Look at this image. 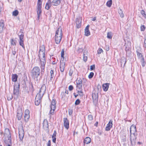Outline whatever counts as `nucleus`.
<instances>
[{
    "label": "nucleus",
    "instance_id": "f257e3e1",
    "mask_svg": "<svg viewBox=\"0 0 146 146\" xmlns=\"http://www.w3.org/2000/svg\"><path fill=\"white\" fill-rule=\"evenodd\" d=\"M62 29L61 27H59L57 29L55 35V40L56 44H60L62 38Z\"/></svg>",
    "mask_w": 146,
    "mask_h": 146
},
{
    "label": "nucleus",
    "instance_id": "f03ea898",
    "mask_svg": "<svg viewBox=\"0 0 146 146\" xmlns=\"http://www.w3.org/2000/svg\"><path fill=\"white\" fill-rule=\"evenodd\" d=\"M40 74V70L38 66L34 67L31 72V76L33 78H37Z\"/></svg>",
    "mask_w": 146,
    "mask_h": 146
},
{
    "label": "nucleus",
    "instance_id": "7ed1b4c3",
    "mask_svg": "<svg viewBox=\"0 0 146 146\" xmlns=\"http://www.w3.org/2000/svg\"><path fill=\"white\" fill-rule=\"evenodd\" d=\"M19 44L20 46L25 49V47L24 45V34L22 30L21 29L20 30L19 33Z\"/></svg>",
    "mask_w": 146,
    "mask_h": 146
},
{
    "label": "nucleus",
    "instance_id": "20e7f679",
    "mask_svg": "<svg viewBox=\"0 0 146 146\" xmlns=\"http://www.w3.org/2000/svg\"><path fill=\"white\" fill-rule=\"evenodd\" d=\"M19 137L20 139L19 141H22L23 139L24 135V131L23 129V127L22 125H21L19 128Z\"/></svg>",
    "mask_w": 146,
    "mask_h": 146
},
{
    "label": "nucleus",
    "instance_id": "39448f33",
    "mask_svg": "<svg viewBox=\"0 0 146 146\" xmlns=\"http://www.w3.org/2000/svg\"><path fill=\"white\" fill-rule=\"evenodd\" d=\"M45 48L44 45H43L40 46L39 50V54L38 56L39 58H40V55L41 54V52H42V55L43 56V57H44L45 55Z\"/></svg>",
    "mask_w": 146,
    "mask_h": 146
},
{
    "label": "nucleus",
    "instance_id": "423d86ee",
    "mask_svg": "<svg viewBox=\"0 0 146 146\" xmlns=\"http://www.w3.org/2000/svg\"><path fill=\"white\" fill-rule=\"evenodd\" d=\"M5 134L7 135L8 140H9V143H11V135L10 130L8 128H6L5 130Z\"/></svg>",
    "mask_w": 146,
    "mask_h": 146
},
{
    "label": "nucleus",
    "instance_id": "0eeeda50",
    "mask_svg": "<svg viewBox=\"0 0 146 146\" xmlns=\"http://www.w3.org/2000/svg\"><path fill=\"white\" fill-rule=\"evenodd\" d=\"M20 89V84L19 83L18 86H14L13 90V94L16 95L17 97L19 95Z\"/></svg>",
    "mask_w": 146,
    "mask_h": 146
},
{
    "label": "nucleus",
    "instance_id": "6e6552de",
    "mask_svg": "<svg viewBox=\"0 0 146 146\" xmlns=\"http://www.w3.org/2000/svg\"><path fill=\"white\" fill-rule=\"evenodd\" d=\"M76 28L78 29L81 26L82 19H81V18L80 17H78L76 18Z\"/></svg>",
    "mask_w": 146,
    "mask_h": 146
},
{
    "label": "nucleus",
    "instance_id": "1a4fd4ad",
    "mask_svg": "<svg viewBox=\"0 0 146 146\" xmlns=\"http://www.w3.org/2000/svg\"><path fill=\"white\" fill-rule=\"evenodd\" d=\"M113 125L112 121L110 120L107 124L106 127L105 128V130L106 131H109L110 130L111 128L112 127Z\"/></svg>",
    "mask_w": 146,
    "mask_h": 146
},
{
    "label": "nucleus",
    "instance_id": "9d476101",
    "mask_svg": "<svg viewBox=\"0 0 146 146\" xmlns=\"http://www.w3.org/2000/svg\"><path fill=\"white\" fill-rule=\"evenodd\" d=\"M136 127L134 125H132L130 128V135L131 134H133V135L135 134L136 132Z\"/></svg>",
    "mask_w": 146,
    "mask_h": 146
},
{
    "label": "nucleus",
    "instance_id": "9b49d317",
    "mask_svg": "<svg viewBox=\"0 0 146 146\" xmlns=\"http://www.w3.org/2000/svg\"><path fill=\"white\" fill-rule=\"evenodd\" d=\"M43 127L44 129L46 130L48 129V122L47 119H45L44 120L43 123Z\"/></svg>",
    "mask_w": 146,
    "mask_h": 146
},
{
    "label": "nucleus",
    "instance_id": "f8f14e48",
    "mask_svg": "<svg viewBox=\"0 0 146 146\" xmlns=\"http://www.w3.org/2000/svg\"><path fill=\"white\" fill-rule=\"evenodd\" d=\"M65 62L62 60V61H60V70L61 72H63L65 68Z\"/></svg>",
    "mask_w": 146,
    "mask_h": 146
},
{
    "label": "nucleus",
    "instance_id": "ddd939ff",
    "mask_svg": "<svg viewBox=\"0 0 146 146\" xmlns=\"http://www.w3.org/2000/svg\"><path fill=\"white\" fill-rule=\"evenodd\" d=\"M64 125L65 127L68 129L69 127V123L67 118H64Z\"/></svg>",
    "mask_w": 146,
    "mask_h": 146
},
{
    "label": "nucleus",
    "instance_id": "4468645a",
    "mask_svg": "<svg viewBox=\"0 0 146 146\" xmlns=\"http://www.w3.org/2000/svg\"><path fill=\"white\" fill-rule=\"evenodd\" d=\"M5 29L4 21L3 20L0 21V33H1Z\"/></svg>",
    "mask_w": 146,
    "mask_h": 146
},
{
    "label": "nucleus",
    "instance_id": "2eb2a0df",
    "mask_svg": "<svg viewBox=\"0 0 146 146\" xmlns=\"http://www.w3.org/2000/svg\"><path fill=\"white\" fill-rule=\"evenodd\" d=\"M133 135L134 136L133 137L131 136V135H130V141L132 144H135L136 143V140L137 138L136 135L135 134V135Z\"/></svg>",
    "mask_w": 146,
    "mask_h": 146
},
{
    "label": "nucleus",
    "instance_id": "dca6fc26",
    "mask_svg": "<svg viewBox=\"0 0 146 146\" xmlns=\"http://www.w3.org/2000/svg\"><path fill=\"white\" fill-rule=\"evenodd\" d=\"M98 93L93 92L92 93V98L94 101H98Z\"/></svg>",
    "mask_w": 146,
    "mask_h": 146
},
{
    "label": "nucleus",
    "instance_id": "f3484780",
    "mask_svg": "<svg viewBox=\"0 0 146 146\" xmlns=\"http://www.w3.org/2000/svg\"><path fill=\"white\" fill-rule=\"evenodd\" d=\"M130 44V42H127V44H126V43H125V50L126 52V54H130L131 52V50L130 48L129 47L127 46H128V44Z\"/></svg>",
    "mask_w": 146,
    "mask_h": 146
},
{
    "label": "nucleus",
    "instance_id": "a211bd4d",
    "mask_svg": "<svg viewBox=\"0 0 146 146\" xmlns=\"http://www.w3.org/2000/svg\"><path fill=\"white\" fill-rule=\"evenodd\" d=\"M61 0H53L52 1V5L54 6H57L61 3Z\"/></svg>",
    "mask_w": 146,
    "mask_h": 146
},
{
    "label": "nucleus",
    "instance_id": "6ab92c4d",
    "mask_svg": "<svg viewBox=\"0 0 146 146\" xmlns=\"http://www.w3.org/2000/svg\"><path fill=\"white\" fill-rule=\"evenodd\" d=\"M22 112L21 110H18L17 112V118L18 120H20L22 118Z\"/></svg>",
    "mask_w": 146,
    "mask_h": 146
},
{
    "label": "nucleus",
    "instance_id": "aec40b11",
    "mask_svg": "<svg viewBox=\"0 0 146 146\" xmlns=\"http://www.w3.org/2000/svg\"><path fill=\"white\" fill-rule=\"evenodd\" d=\"M109 85L110 84L108 83L103 84L102 88L104 91H106L108 90Z\"/></svg>",
    "mask_w": 146,
    "mask_h": 146
},
{
    "label": "nucleus",
    "instance_id": "412c9836",
    "mask_svg": "<svg viewBox=\"0 0 146 146\" xmlns=\"http://www.w3.org/2000/svg\"><path fill=\"white\" fill-rule=\"evenodd\" d=\"M46 63L40 62V68L41 69V74H42V72H44Z\"/></svg>",
    "mask_w": 146,
    "mask_h": 146
},
{
    "label": "nucleus",
    "instance_id": "4be33fe9",
    "mask_svg": "<svg viewBox=\"0 0 146 146\" xmlns=\"http://www.w3.org/2000/svg\"><path fill=\"white\" fill-rule=\"evenodd\" d=\"M126 59L124 57H122L121 58L120 63H121V66H122L123 64V66L124 67L126 63Z\"/></svg>",
    "mask_w": 146,
    "mask_h": 146
},
{
    "label": "nucleus",
    "instance_id": "5701e85b",
    "mask_svg": "<svg viewBox=\"0 0 146 146\" xmlns=\"http://www.w3.org/2000/svg\"><path fill=\"white\" fill-rule=\"evenodd\" d=\"M46 86L45 84H43L41 86L39 91L40 92H41L43 94H44L46 90Z\"/></svg>",
    "mask_w": 146,
    "mask_h": 146
},
{
    "label": "nucleus",
    "instance_id": "b1692460",
    "mask_svg": "<svg viewBox=\"0 0 146 146\" xmlns=\"http://www.w3.org/2000/svg\"><path fill=\"white\" fill-rule=\"evenodd\" d=\"M50 108H52V109H53V110L56 108V100H55L53 99L52 100Z\"/></svg>",
    "mask_w": 146,
    "mask_h": 146
},
{
    "label": "nucleus",
    "instance_id": "393cba45",
    "mask_svg": "<svg viewBox=\"0 0 146 146\" xmlns=\"http://www.w3.org/2000/svg\"><path fill=\"white\" fill-rule=\"evenodd\" d=\"M18 76L16 74H13L12 76V81L13 82H16L17 81Z\"/></svg>",
    "mask_w": 146,
    "mask_h": 146
},
{
    "label": "nucleus",
    "instance_id": "a878e982",
    "mask_svg": "<svg viewBox=\"0 0 146 146\" xmlns=\"http://www.w3.org/2000/svg\"><path fill=\"white\" fill-rule=\"evenodd\" d=\"M91 139L88 137H86L84 139V143H85L88 144L90 143L91 142Z\"/></svg>",
    "mask_w": 146,
    "mask_h": 146
},
{
    "label": "nucleus",
    "instance_id": "bb28decb",
    "mask_svg": "<svg viewBox=\"0 0 146 146\" xmlns=\"http://www.w3.org/2000/svg\"><path fill=\"white\" fill-rule=\"evenodd\" d=\"M41 92H40L39 91L38 93L37 94L36 98H38L41 99L44 94L42 93L41 94Z\"/></svg>",
    "mask_w": 146,
    "mask_h": 146
},
{
    "label": "nucleus",
    "instance_id": "cd10ccee",
    "mask_svg": "<svg viewBox=\"0 0 146 146\" xmlns=\"http://www.w3.org/2000/svg\"><path fill=\"white\" fill-rule=\"evenodd\" d=\"M41 102V99L35 98V104L36 106H38Z\"/></svg>",
    "mask_w": 146,
    "mask_h": 146
},
{
    "label": "nucleus",
    "instance_id": "c85d7f7f",
    "mask_svg": "<svg viewBox=\"0 0 146 146\" xmlns=\"http://www.w3.org/2000/svg\"><path fill=\"white\" fill-rule=\"evenodd\" d=\"M118 13H119V14H120V16L121 17L123 18V17H124V15L123 13V11L121 10V9H120V8L119 9H118Z\"/></svg>",
    "mask_w": 146,
    "mask_h": 146
},
{
    "label": "nucleus",
    "instance_id": "c756f323",
    "mask_svg": "<svg viewBox=\"0 0 146 146\" xmlns=\"http://www.w3.org/2000/svg\"><path fill=\"white\" fill-rule=\"evenodd\" d=\"M30 118V115H25L24 120L25 122H27L28 121Z\"/></svg>",
    "mask_w": 146,
    "mask_h": 146
},
{
    "label": "nucleus",
    "instance_id": "7c9ffc66",
    "mask_svg": "<svg viewBox=\"0 0 146 146\" xmlns=\"http://www.w3.org/2000/svg\"><path fill=\"white\" fill-rule=\"evenodd\" d=\"M112 0L108 1L106 3L107 6L109 7H111L112 4Z\"/></svg>",
    "mask_w": 146,
    "mask_h": 146
},
{
    "label": "nucleus",
    "instance_id": "2f4dec72",
    "mask_svg": "<svg viewBox=\"0 0 146 146\" xmlns=\"http://www.w3.org/2000/svg\"><path fill=\"white\" fill-rule=\"evenodd\" d=\"M76 87L77 88V91L82 90V85H77Z\"/></svg>",
    "mask_w": 146,
    "mask_h": 146
},
{
    "label": "nucleus",
    "instance_id": "473e14b6",
    "mask_svg": "<svg viewBox=\"0 0 146 146\" xmlns=\"http://www.w3.org/2000/svg\"><path fill=\"white\" fill-rule=\"evenodd\" d=\"M85 35L86 36H88L90 35V33L89 30H85Z\"/></svg>",
    "mask_w": 146,
    "mask_h": 146
},
{
    "label": "nucleus",
    "instance_id": "72a5a7b5",
    "mask_svg": "<svg viewBox=\"0 0 146 146\" xmlns=\"http://www.w3.org/2000/svg\"><path fill=\"white\" fill-rule=\"evenodd\" d=\"M141 65L143 67H144L145 66V61L144 60V57H142L141 60Z\"/></svg>",
    "mask_w": 146,
    "mask_h": 146
},
{
    "label": "nucleus",
    "instance_id": "f704fd0d",
    "mask_svg": "<svg viewBox=\"0 0 146 146\" xmlns=\"http://www.w3.org/2000/svg\"><path fill=\"white\" fill-rule=\"evenodd\" d=\"M51 110L50 111L49 115H53L54 114V111L55 110V109H54V110H53V109H52V108H50ZM50 118H51V115H50Z\"/></svg>",
    "mask_w": 146,
    "mask_h": 146
},
{
    "label": "nucleus",
    "instance_id": "c9c22d12",
    "mask_svg": "<svg viewBox=\"0 0 146 146\" xmlns=\"http://www.w3.org/2000/svg\"><path fill=\"white\" fill-rule=\"evenodd\" d=\"M112 33L111 32H108L107 33V37L109 39H111L112 38Z\"/></svg>",
    "mask_w": 146,
    "mask_h": 146
},
{
    "label": "nucleus",
    "instance_id": "e433bc0d",
    "mask_svg": "<svg viewBox=\"0 0 146 146\" xmlns=\"http://www.w3.org/2000/svg\"><path fill=\"white\" fill-rule=\"evenodd\" d=\"M12 14L13 16H16L18 15L19 11L17 10H15L13 12Z\"/></svg>",
    "mask_w": 146,
    "mask_h": 146
},
{
    "label": "nucleus",
    "instance_id": "4c0bfd02",
    "mask_svg": "<svg viewBox=\"0 0 146 146\" xmlns=\"http://www.w3.org/2000/svg\"><path fill=\"white\" fill-rule=\"evenodd\" d=\"M5 143L6 144H7V146H11L12 145V140H11V144L9 143V140H8H8H5Z\"/></svg>",
    "mask_w": 146,
    "mask_h": 146
},
{
    "label": "nucleus",
    "instance_id": "58836bf2",
    "mask_svg": "<svg viewBox=\"0 0 146 146\" xmlns=\"http://www.w3.org/2000/svg\"><path fill=\"white\" fill-rule=\"evenodd\" d=\"M78 95L80 96V97H83L84 95L83 92L82 91V90L78 91Z\"/></svg>",
    "mask_w": 146,
    "mask_h": 146
},
{
    "label": "nucleus",
    "instance_id": "ea45409f",
    "mask_svg": "<svg viewBox=\"0 0 146 146\" xmlns=\"http://www.w3.org/2000/svg\"><path fill=\"white\" fill-rule=\"evenodd\" d=\"M42 56V58H41V59H40V62L46 63V61L45 60V55H44V57H43V56Z\"/></svg>",
    "mask_w": 146,
    "mask_h": 146
},
{
    "label": "nucleus",
    "instance_id": "a19ab883",
    "mask_svg": "<svg viewBox=\"0 0 146 146\" xmlns=\"http://www.w3.org/2000/svg\"><path fill=\"white\" fill-rule=\"evenodd\" d=\"M64 49H62L61 51V59H63L62 60H63L64 58Z\"/></svg>",
    "mask_w": 146,
    "mask_h": 146
},
{
    "label": "nucleus",
    "instance_id": "79ce46f5",
    "mask_svg": "<svg viewBox=\"0 0 146 146\" xmlns=\"http://www.w3.org/2000/svg\"><path fill=\"white\" fill-rule=\"evenodd\" d=\"M51 5H50V4H49L48 3H46V4L45 8L47 10H48L50 7H51Z\"/></svg>",
    "mask_w": 146,
    "mask_h": 146
},
{
    "label": "nucleus",
    "instance_id": "37998d69",
    "mask_svg": "<svg viewBox=\"0 0 146 146\" xmlns=\"http://www.w3.org/2000/svg\"><path fill=\"white\" fill-rule=\"evenodd\" d=\"M13 98V96L12 95L9 94L7 96V100L9 101L11 100Z\"/></svg>",
    "mask_w": 146,
    "mask_h": 146
},
{
    "label": "nucleus",
    "instance_id": "c03bdc74",
    "mask_svg": "<svg viewBox=\"0 0 146 146\" xmlns=\"http://www.w3.org/2000/svg\"><path fill=\"white\" fill-rule=\"evenodd\" d=\"M74 69V68H71L69 72V75L70 76H71L73 73V70Z\"/></svg>",
    "mask_w": 146,
    "mask_h": 146
},
{
    "label": "nucleus",
    "instance_id": "a18cd8bd",
    "mask_svg": "<svg viewBox=\"0 0 146 146\" xmlns=\"http://www.w3.org/2000/svg\"><path fill=\"white\" fill-rule=\"evenodd\" d=\"M141 13L142 15H143V16L146 19V14L145 13L144 11L143 10H142L141 11Z\"/></svg>",
    "mask_w": 146,
    "mask_h": 146
},
{
    "label": "nucleus",
    "instance_id": "49530a36",
    "mask_svg": "<svg viewBox=\"0 0 146 146\" xmlns=\"http://www.w3.org/2000/svg\"><path fill=\"white\" fill-rule=\"evenodd\" d=\"M82 81L80 78L76 82V84L77 85H82Z\"/></svg>",
    "mask_w": 146,
    "mask_h": 146
},
{
    "label": "nucleus",
    "instance_id": "de8ad7c7",
    "mask_svg": "<svg viewBox=\"0 0 146 146\" xmlns=\"http://www.w3.org/2000/svg\"><path fill=\"white\" fill-rule=\"evenodd\" d=\"M140 28H141V31H144L145 30L146 27L144 25H141V26Z\"/></svg>",
    "mask_w": 146,
    "mask_h": 146
},
{
    "label": "nucleus",
    "instance_id": "09e8293b",
    "mask_svg": "<svg viewBox=\"0 0 146 146\" xmlns=\"http://www.w3.org/2000/svg\"><path fill=\"white\" fill-rule=\"evenodd\" d=\"M80 103V101L79 99H77L75 102V105H79Z\"/></svg>",
    "mask_w": 146,
    "mask_h": 146
},
{
    "label": "nucleus",
    "instance_id": "8fccbe9b",
    "mask_svg": "<svg viewBox=\"0 0 146 146\" xmlns=\"http://www.w3.org/2000/svg\"><path fill=\"white\" fill-rule=\"evenodd\" d=\"M94 75V73L93 72H91L88 75V78L90 79L92 78Z\"/></svg>",
    "mask_w": 146,
    "mask_h": 146
},
{
    "label": "nucleus",
    "instance_id": "3c124183",
    "mask_svg": "<svg viewBox=\"0 0 146 146\" xmlns=\"http://www.w3.org/2000/svg\"><path fill=\"white\" fill-rule=\"evenodd\" d=\"M42 3L41 2H38L37 3V8H38L39 9L40 8H41L42 6Z\"/></svg>",
    "mask_w": 146,
    "mask_h": 146
},
{
    "label": "nucleus",
    "instance_id": "603ef678",
    "mask_svg": "<svg viewBox=\"0 0 146 146\" xmlns=\"http://www.w3.org/2000/svg\"><path fill=\"white\" fill-rule=\"evenodd\" d=\"M137 56L139 58H142V57H143V56L142 54L141 53V52H138V53H137Z\"/></svg>",
    "mask_w": 146,
    "mask_h": 146
},
{
    "label": "nucleus",
    "instance_id": "864d4df0",
    "mask_svg": "<svg viewBox=\"0 0 146 146\" xmlns=\"http://www.w3.org/2000/svg\"><path fill=\"white\" fill-rule=\"evenodd\" d=\"M83 55V60L84 61L86 62L87 60V54Z\"/></svg>",
    "mask_w": 146,
    "mask_h": 146
},
{
    "label": "nucleus",
    "instance_id": "5fc2aeb1",
    "mask_svg": "<svg viewBox=\"0 0 146 146\" xmlns=\"http://www.w3.org/2000/svg\"><path fill=\"white\" fill-rule=\"evenodd\" d=\"M11 44L13 45H16V42L15 40H14L13 39H12L11 40Z\"/></svg>",
    "mask_w": 146,
    "mask_h": 146
},
{
    "label": "nucleus",
    "instance_id": "6e6d98bb",
    "mask_svg": "<svg viewBox=\"0 0 146 146\" xmlns=\"http://www.w3.org/2000/svg\"><path fill=\"white\" fill-rule=\"evenodd\" d=\"M88 118L89 120L91 121L93 119V117L92 115H89L88 116Z\"/></svg>",
    "mask_w": 146,
    "mask_h": 146
},
{
    "label": "nucleus",
    "instance_id": "4d7b16f0",
    "mask_svg": "<svg viewBox=\"0 0 146 146\" xmlns=\"http://www.w3.org/2000/svg\"><path fill=\"white\" fill-rule=\"evenodd\" d=\"M95 68V65H93L90 66V70H94Z\"/></svg>",
    "mask_w": 146,
    "mask_h": 146
},
{
    "label": "nucleus",
    "instance_id": "13d9d810",
    "mask_svg": "<svg viewBox=\"0 0 146 146\" xmlns=\"http://www.w3.org/2000/svg\"><path fill=\"white\" fill-rule=\"evenodd\" d=\"M56 130L54 131V133H53L52 136V138L56 137Z\"/></svg>",
    "mask_w": 146,
    "mask_h": 146
},
{
    "label": "nucleus",
    "instance_id": "bf43d9fd",
    "mask_svg": "<svg viewBox=\"0 0 146 146\" xmlns=\"http://www.w3.org/2000/svg\"><path fill=\"white\" fill-rule=\"evenodd\" d=\"M105 48L107 51H108L109 50L110 48L109 45H106L105 46Z\"/></svg>",
    "mask_w": 146,
    "mask_h": 146
},
{
    "label": "nucleus",
    "instance_id": "052dcab7",
    "mask_svg": "<svg viewBox=\"0 0 146 146\" xmlns=\"http://www.w3.org/2000/svg\"><path fill=\"white\" fill-rule=\"evenodd\" d=\"M29 115V110H26L25 111V115Z\"/></svg>",
    "mask_w": 146,
    "mask_h": 146
},
{
    "label": "nucleus",
    "instance_id": "680f3d73",
    "mask_svg": "<svg viewBox=\"0 0 146 146\" xmlns=\"http://www.w3.org/2000/svg\"><path fill=\"white\" fill-rule=\"evenodd\" d=\"M73 86L72 85H70L68 87V89L69 90L72 91L73 89Z\"/></svg>",
    "mask_w": 146,
    "mask_h": 146
},
{
    "label": "nucleus",
    "instance_id": "e2e57ef3",
    "mask_svg": "<svg viewBox=\"0 0 146 146\" xmlns=\"http://www.w3.org/2000/svg\"><path fill=\"white\" fill-rule=\"evenodd\" d=\"M68 111L69 114L70 115H71L72 114V112H73L72 110L69 109Z\"/></svg>",
    "mask_w": 146,
    "mask_h": 146
},
{
    "label": "nucleus",
    "instance_id": "0e129e2a",
    "mask_svg": "<svg viewBox=\"0 0 146 146\" xmlns=\"http://www.w3.org/2000/svg\"><path fill=\"white\" fill-rule=\"evenodd\" d=\"M102 51V50L101 48H100L98 50V54H101Z\"/></svg>",
    "mask_w": 146,
    "mask_h": 146
},
{
    "label": "nucleus",
    "instance_id": "69168bd1",
    "mask_svg": "<svg viewBox=\"0 0 146 146\" xmlns=\"http://www.w3.org/2000/svg\"><path fill=\"white\" fill-rule=\"evenodd\" d=\"M41 8H40V9L37 8V13H38L39 14H41L42 13V10H41Z\"/></svg>",
    "mask_w": 146,
    "mask_h": 146
},
{
    "label": "nucleus",
    "instance_id": "338daca9",
    "mask_svg": "<svg viewBox=\"0 0 146 146\" xmlns=\"http://www.w3.org/2000/svg\"><path fill=\"white\" fill-rule=\"evenodd\" d=\"M138 52H141V48L140 47H139L138 49H137L136 52L137 53H138Z\"/></svg>",
    "mask_w": 146,
    "mask_h": 146
},
{
    "label": "nucleus",
    "instance_id": "774afa93",
    "mask_svg": "<svg viewBox=\"0 0 146 146\" xmlns=\"http://www.w3.org/2000/svg\"><path fill=\"white\" fill-rule=\"evenodd\" d=\"M144 47L146 49V37L145 38V39L144 41V45H143Z\"/></svg>",
    "mask_w": 146,
    "mask_h": 146
}]
</instances>
